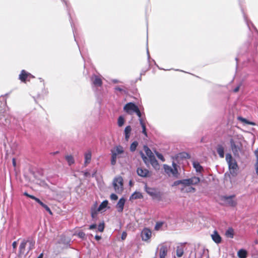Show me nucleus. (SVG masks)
Returning <instances> with one entry per match:
<instances>
[{
    "mask_svg": "<svg viewBox=\"0 0 258 258\" xmlns=\"http://www.w3.org/2000/svg\"><path fill=\"white\" fill-rule=\"evenodd\" d=\"M225 160L228 164V171L224 173V179L227 180L229 178L231 181V177H236L238 174V165L231 153L226 154Z\"/></svg>",
    "mask_w": 258,
    "mask_h": 258,
    "instance_id": "nucleus-1",
    "label": "nucleus"
},
{
    "mask_svg": "<svg viewBox=\"0 0 258 258\" xmlns=\"http://www.w3.org/2000/svg\"><path fill=\"white\" fill-rule=\"evenodd\" d=\"M110 164L111 165H115L116 163L117 158H120L121 154L124 152L123 148L121 145H117L111 149Z\"/></svg>",
    "mask_w": 258,
    "mask_h": 258,
    "instance_id": "nucleus-2",
    "label": "nucleus"
},
{
    "mask_svg": "<svg viewBox=\"0 0 258 258\" xmlns=\"http://www.w3.org/2000/svg\"><path fill=\"white\" fill-rule=\"evenodd\" d=\"M112 185L115 191L118 194H121L124 188H123V179L120 176L116 177L114 178Z\"/></svg>",
    "mask_w": 258,
    "mask_h": 258,
    "instance_id": "nucleus-3",
    "label": "nucleus"
},
{
    "mask_svg": "<svg viewBox=\"0 0 258 258\" xmlns=\"http://www.w3.org/2000/svg\"><path fill=\"white\" fill-rule=\"evenodd\" d=\"M240 144L237 141L235 140L232 137L229 139V144L230 148L232 151L233 154L235 157H239V151L241 150L240 147L238 145Z\"/></svg>",
    "mask_w": 258,
    "mask_h": 258,
    "instance_id": "nucleus-4",
    "label": "nucleus"
},
{
    "mask_svg": "<svg viewBox=\"0 0 258 258\" xmlns=\"http://www.w3.org/2000/svg\"><path fill=\"white\" fill-rule=\"evenodd\" d=\"M138 106L134 102L126 103L123 107V110L129 115H132L138 108Z\"/></svg>",
    "mask_w": 258,
    "mask_h": 258,
    "instance_id": "nucleus-5",
    "label": "nucleus"
},
{
    "mask_svg": "<svg viewBox=\"0 0 258 258\" xmlns=\"http://www.w3.org/2000/svg\"><path fill=\"white\" fill-rule=\"evenodd\" d=\"M235 197V195L229 196L224 195L221 197V199L222 201L225 202L228 206L231 207H235L237 205V203L236 201L233 199Z\"/></svg>",
    "mask_w": 258,
    "mask_h": 258,
    "instance_id": "nucleus-6",
    "label": "nucleus"
},
{
    "mask_svg": "<svg viewBox=\"0 0 258 258\" xmlns=\"http://www.w3.org/2000/svg\"><path fill=\"white\" fill-rule=\"evenodd\" d=\"M186 182V186L189 185H197L200 183H203L204 182L205 179L204 177L203 179L201 177L192 176L190 178H185Z\"/></svg>",
    "mask_w": 258,
    "mask_h": 258,
    "instance_id": "nucleus-7",
    "label": "nucleus"
},
{
    "mask_svg": "<svg viewBox=\"0 0 258 258\" xmlns=\"http://www.w3.org/2000/svg\"><path fill=\"white\" fill-rule=\"evenodd\" d=\"M60 1L65 5L66 9V10H67V13H68V15L69 16L70 22V23H71V27L72 28V30H73V34H74V38H75V41L78 44V42L77 41L76 37H75V30H76V29H75V28L74 27V23L72 22V19L71 16V13H70L71 5H70V3L69 2V1L68 0H60Z\"/></svg>",
    "mask_w": 258,
    "mask_h": 258,
    "instance_id": "nucleus-8",
    "label": "nucleus"
},
{
    "mask_svg": "<svg viewBox=\"0 0 258 258\" xmlns=\"http://www.w3.org/2000/svg\"><path fill=\"white\" fill-rule=\"evenodd\" d=\"M91 81L92 82V85L93 87L97 88L102 86V80L99 76L93 74L91 77Z\"/></svg>",
    "mask_w": 258,
    "mask_h": 258,
    "instance_id": "nucleus-9",
    "label": "nucleus"
},
{
    "mask_svg": "<svg viewBox=\"0 0 258 258\" xmlns=\"http://www.w3.org/2000/svg\"><path fill=\"white\" fill-rule=\"evenodd\" d=\"M136 171L138 176L143 178L149 177L152 175L150 171L147 169L143 168L142 167H138Z\"/></svg>",
    "mask_w": 258,
    "mask_h": 258,
    "instance_id": "nucleus-10",
    "label": "nucleus"
},
{
    "mask_svg": "<svg viewBox=\"0 0 258 258\" xmlns=\"http://www.w3.org/2000/svg\"><path fill=\"white\" fill-rule=\"evenodd\" d=\"M152 231L149 228L145 227L141 231V236L143 241H147L151 237Z\"/></svg>",
    "mask_w": 258,
    "mask_h": 258,
    "instance_id": "nucleus-11",
    "label": "nucleus"
},
{
    "mask_svg": "<svg viewBox=\"0 0 258 258\" xmlns=\"http://www.w3.org/2000/svg\"><path fill=\"white\" fill-rule=\"evenodd\" d=\"M193 168L195 169L196 172L202 178L204 177L203 173L202 172V170L203 169V167L200 164L198 161H194L192 163Z\"/></svg>",
    "mask_w": 258,
    "mask_h": 258,
    "instance_id": "nucleus-12",
    "label": "nucleus"
},
{
    "mask_svg": "<svg viewBox=\"0 0 258 258\" xmlns=\"http://www.w3.org/2000/svg\"><path fill=\"white\" fill-rule=\"evenodd\" d=\"M212 239L216 243L219 244L222 242V238L217 230H214L213 233L211 235Z\"/></svg>",
    "mask_w": 258,
    "mask_h": 258,
    "instance_id": "nucleus-13",
    "label": "nucleus"
},
{
    "mask_svg": "<svg viewBox=\"0 0 258 258\" xmlns=\"http://www.w3.org/2000/svg\"><path fill=\"white\" fill-rule=\"evenodd\" d=\"M162 196L163 193L156 188V189L154 191L150 196L153 200H156L160 202L162 200Z\"/></svg>",
    "mask_w": 258,
    "mask_h": 258,
    "instance_id": "nucleus-14",
    "label": "nucleus"
},
{
    "mask_svg": "<svg viewBox=\"0 0 258 258\" xmlns=\"http://www.w3.org/2000/svg\"><path fill=\"white\" fill-rule=\"evenodd\" d=\"M179 184H181L182 187L180 188V191L181 192L183 191L184 188L186 187V182L185 178L182 179H179L177 180H176L173 182V183L171 184L172 187L176 186Z\"/></svg>",
    "mask_w": 258,
    "mask_h": 258,
    "instance_id": "nucleus-15",
    "label": "nucleus"
},
{
    "mask_svg": "<svg viewBox=\"0 0 258 258\" xmlns=\"http://www.w3.org/2000/svg\"><path fill=\"white\" fill-rule=\"evenodd\" d=\"M125 202L126 199L124 197H122L119 199L117 204L116 205V207L117 208V211L118 212H122Z\"/></svg>",
    "mask_w": 258,
    "mask_h": 258,
    "instance_id": "nucleus-16",
    "label": "nucleus"
},
{
    "mask_svg": "<svg viewBox=\"0 0 258 258\" xmlns=\"http://www.w3.org/2000/svg\"><path fill=\"white\" fill-rule=\"evenodd\" d=\"M108 201L107 200H105L103 201L99 206L98 207V209L100 211V213H103L105 212L107 209L110 208V207L108 206Z\"/></svg>",
    "mask_w": 258,
    "mask_h": 258,
    "instance_id": "nucleus-17",
    "label": "nucleus"
},
{
    "mask_svg": "<svg viewBox=\"0 0 258 258\" xmlns=\"http://www.w3.org/2000/svg\"><path fill=\"white\" fill-rule=\"evenodd\" d=\"M29 72L25 70H22L19 75V79L22 83H26L28 80Z\"/></svg>",
    "mask_w": 258,
    "mask_h": 258,
    "instance_id": "nucleus-18",
    "label": "nucleus"
},
{
    "mask_svg": "<svg viewBox=\"0 0 258 258\" xmlns=\"http://www.w3.org/2000/svg\"><path fill=\"white\" fill-rule=\"evenodd\" d=\"M143 198V194L139 191L136 190L130 197L129 200L142 199Z\"/></svg>",
    "mask_w": 258,
    "mask_h": 258,
    "instance_id": "nucleus-19",
    "label": "nucleus"
},
{
    "mask_svg": "<svg viewBox=\"0 0 258 258\" xmlns=\"http://www.w3.org/2000/svg\"><path fill=\"white\" fill-rule=\"evenodd\" d=\"M216 151L219 155V157L221 158L224 157V148L222 145L218 144L216 146Z\"/></svg>",
    "mask_w": 258,
    "mask_h": 258,
    "instance_id": "nucleus-20",
    "label": "nucleus"
},
{
    "mask_svg": "<svg viewBox=\"0 0 258 258\" xmlns=\"http://www.w3.org/2000/svg\"><path fill=\"white\" fill-rule=\"evenodd\" d=\"M132 132V127L131 125H128L125 126L123 134L124 136V138L126 141H128L131 136V134Z\"/></svg>",
    "mask_w": 258,
    "mask_h": 258,
    "instance_id": "nucleus-21",
    "label": "nucleus"
},
{
    "mask_svg": "<svg viewBox=\"0 0 258 258\" xmlns=\"http://www.w3.org/2000/svg\"><path fill=\"white\" fill-rule=\"evenodd\" d=\"M23 195L28 198H30L34 201H35L37 203H38L39 205L42 202L40 199L38 198L29 194L27 191H25L23 192Z\"/></svg>",
    "mask_w": 258,
    "mask_h": 258,
    "instance_id": "nucleus-22",
    "label": "nucleus"
},
{
    "mask_svg": "<svg viewBox=\"0 0 258 258\" xmlns=\"http://www.w3.org/2000/svg\"><path fill=\"white\" fill-rule=\"evenodd\" d=\"M149 163H150L152 165V166L155 169H159V162L154 156H153V157L149 159Z\"/></svg>",
    "mask_w": 258,
    "mask_h": 258,
    "instance_id": "nucleus-23",
    "label": "nucleus"
},
{
    "mask_svg": "<svg viewBox=\"0 0 258 258\" xmlns=\"http://www.w3.org/2000/svg\"><path fill=\"white\" fill-rule=\"evenodd\" d=\"M238 258H246L248 255L247 251L244 248H240L237 253Z\"/></svg>",
    "mask_w": 258,
    "mask_h": 258,
    "instance_id": "nucleus-24",
    "label": "nucleus"
},
{
    "mask_svg": "<svg viewBox=\"0 0 258 258\" xmlns=\"http://www.w3.org/2000/svg\"><path fill=\"white\" fill-rule=\"evenodd\" d=\"M91 152L90 151H88L86 152L84 154V166L86 167L89 164L91 160Z\"/></svg>",
    "mask_w": 258,
    "mask_h": 258,
    "instance_id": "nucleus-25",
    "label": "nucleus"
},
{
    "mask_svg": "<svg viewBox=\"0 0 258 258\" xmlns=\"http://www.w3.org/2000/svg\"><path fill=\"white\" fill-rule=\"evenodd\" d=\"M234 235V231L232 227H229L225 231V236L228 238H233Z\"/></svg>",
    "mask_w": 258,
    "mask_h": 258,
    "instance_id": "nucleus-26",
    "label": "nucleus"
},
{
    "mask_svg": "<svg viewBox=\"0 0 258 258\" xmlns=\"http://www.w3.org/2000/svg\"><path fill=\"white\" fill-rule=\"evenodd\" d=\"M167 247L166 245H162L160 248L159 256L166 257L167 254Z\"/></svg>",
    "mask_w": 258,
    "mask_h": 258,
    "instance_id": "nucleus-27",
    "label": "nucleus"
},
{
    "mask_svg": "<svg viewBox=\"0 0 258 258\" xmlns=\"http://www.w3.org/2000/svg\"><path fill=\"white\" fill-rule=\"evenodd\" d=\"M140 124L141 125V126L142 127V134L146 137H148V133L147 131L146 126L144 122V120H142L141 119H140Z\"/></svg>",
    "mask_w": 258,
    "mask_h": 258,
    "instance_id": "nucleus-28",
    "label": "nucleus"
},
{
    "mask_svg": "<svg viewBox=\"0 0 258 258\" xmlns=\"http://www.w3.org/2000/svg\"><path fill=\"white\" fill-rule=\"evenodd\" d=\"M179 158L181 160H183V159H189L191 158V156L190 155V154H189L187 152H180L179 153Z\"/></svg>",
    "mask_w": 258,
    "mask_h": 258,
    "instance_id": "nucleus-29",
    "label": "nucleus"
},
{
    "mask_svg": "<svg viewBox=\"0 0 258 258\" xmlns=\"http://www.w3.org/2000/svg\"><path fill=\"white\" fill-rule=\"evenodd\" d=\"M144 150L147 155V156L148 157V158L151 159L153 157V156H154L152 152L151 149L148 147L147 145H144Z\"/></svg>",
    "mask_w": 258,
    "mask_h": 258,
    "instance_id": "nucleus-30",
    "label": "nucleus"
},
{
    "mask_svg": "<svg viewBox=\"0 0 258 258\" xmlns=\"http://www.w3.org/2000/svg\"><path fill=\"white\" fill-rule=\"evenodd\" d=\"M91 217L92 219V220L94 221H96L97 220V216L99 212H100V211L97 209L96 210H91Z\"/></svg>",
    "mask_w": 258,
    "mask_h": 258,
    "instance_id": "nucleus-31",
    "label": "nucleus"
},
{
    "mask_svg": "<svg viewBox=\"0 0 258 258\" xmlns=\"http://www.w3.org/2000/svg\"><path fill=\"white\" fill-rule=\"evenodd\" d=\"M65 159L68 162L69 166L72 165L75 163V160L74 157L72 155H68L65 156Z\"/></svg>",
    "mask_w": 258,
    "mask_h": 258,
    "instance_id": "nucleus-32",
    "label": "nucleus"
},
{
    "mask_svg": "<svg viewBox=\"0 0 258 258\" xmlns=\"http://www.w3.org/2000/svg\"><path fill=\"white\" fill-rule=\"evenodd\" d=\"M163 167L164 170V172L167 174L169 176H170L172 170V168L171 166L167 164H163Z\"/></svg>",
    "mask_w": 258,
    "mask_h": 258,
    "instance_id": "nucleus-33",
    "label": "nucleus"
},
{
    "mask_svg": "<svg viewBox=\"0 0 258 258\" xmlns=\"http://www.w3.org/2000/svg\"><path fill=\"white\" fill-rule=\"evenodd\" d=\"M125 122V118L123 115H120L117 118V125L119 127H122Z\"/></svg>",
    "mask_w": 258,
    "mask_h": 258,
    "instance_id": "nucleus-34",
    "label": "nucleus"
},
{
    "mask_svg": "<svg viewBox=\"0 0 258 258\" xmlns=\"http://www.w3.org/2000/svg\"><path fill=\"white\" fill-rule=\"evenodd\" d=\"M139 153L144 163L147 166H148L150 162L149 158H148L147 156H145V155L144 154L142 151H140Z\"/></svg>",
    "mask_w": 258,
    "mask_h": 258,
    "instance_id": "nucleus-35",
    "label": "nucleus"
},
{
    "mask_svg": "<svg viewBox=\"0 0 258 258\" xmlns=\"http://www.w3.org/2000/svg\"><path fill=\"white\" fill-rule=\"evenodd\" d=\"M138 145H139V143H138V141H134V142H133L130 145V151L132 152H135L136 150Z\"/></svg>",
    "mask_w": 258,
    "mask_h": 258,
    "instance_id": "nucleus-36",
    "label": "nucleus"
},
{
    "mask_svg": "<svg viewBox=\"0 0 258 258\" xmlns=\"http://www.w3.org/2000/svg\"><path fill=\"white\" fill-rule=\"evenodd\" d=\"M197 191L196 188L192 185L187 186L185 187L184 192L186 193H195Z\"/></svg>",
    "mask_w": 258,
    "mask_h": 258,
    "instance_id": "nucleus-37",
    "label": "nucleus"
},
{
    "mask_svg": "<svg viewBox=\"0 0 258 258\" xmlns=\"http://www.w3.org/2000/svg\"><path fill=\"white\" fill-rule=\"evenodd\" d=\"M144 188L145 191L149 196H150V195L156 189V188L149 187L146 184L145 185Z\"/></svg>",
    "mask_w": 258,
    "mask_h": 258,
    "instance_id": "nucleus-38",
    "label": "nucleus"
},
{
    "mask_svg": "<svg viewBox=\"0 0 258 258\" xmlns=\"http://www.w3.org/2000/svg\"><path fill=\"white\" fill-rule=\"evenodd\" d=\"M176 255L178 257H181L184 253L183 247L178 246L176 248Z\"/></svg>",
    "mask_w": 258,
    "mask_h": 258,
    "instance_id": "nucleus-39",
    "label": "nucleus"
},
{
    "mask_svg": "<svg viewBox=\"0 0 258 258\" xmlns=\"http://www.w3.org/2000/svg\"><path fill=\"white\" fill-rule=\"evenodd\" d=\"M134 113H135L139 117V121H140V119H141L142 120H143V117H142V116L143 115H144V116H145V113L144 112H141L139 109V108L138 107L137 110L135 111V112H134Z\"/></svg>",
    "mask_w": 258,
    "mask_h": 258,
    "instance_id": "nucleus-40",
    "label": "nucleus"
},
{
    "mask_svg": "<svg viewBox=\"0 0 258 258\" xmlns=\"http://www.w3.org/2000/svg\"><path fill=\"white\" fill-rule=\"evenodd\" d=\"M105 223L104 221H102V222L100 223L98 225L97 230L96 231H99L100 232H103L105 229Z\"/></svg>",
    "mask_w": 258,
    "mask_h": 258,
    "instance_id": "nucleus-41",
    "label": "nucleus"
},
{
    "mask_svg": "<svg viewBox=\"0 0 258 258\" xmlns=\"http://www.w3.org/2000/svg\"><path fill=\"white\" fill-rule=\"evenodd\" d=\"M40 206L43 208L45 210V211H47L50 215H52L53 214V213L51 210L50 208L43 202H42L40 204Z\"/></svg>",
    "mask_w": 258,
    "mask_h": 258,
    "instance_id": "nucleus-42",
    "label": "nucleus"
},
{
    "mask_svg": "<svg viewBox=\"0 0 258 258\" xmlns=\"http://www.w3.org/2000/svg\"><path fill=\"white\" fill-rule=\"evenodd\" d=\"M76 235L79 238H81L83 240H85L87 239L85 233L83 231H79Z\"/></svg>",
    "mask_w": 258,
    "mask_h": 258,
    "instance_id": "nucleus-43",
    "label": "nucleus"
},
{
    "mask_svg": "<svg viewBox=\"0 0 258 258\" xmlns=\"http://www.w3.org/2000/svg\"><path fill=\"white\" fill-rule=\"evenodd\" d=\"M179 169H172L171 174L175 178H178L180 175Z\"/></svg>",
    "mask_w": 258,
    "mask_h": 258,
    "instance_id": "nucleus-44",
    "label": "nucleus"
},
{
    "mask_svg": "<svg viewBox=\"0 0 258 258\" xmlns=\"http://www.w3.org/2000/svg\"><path fill=\"white\" fill-rule=\"evenodd\" d=\"M27 242L29 243V250H30L34 248L35 246V241L32 239H28Z\"/></svg>",
    "mask_w": 258,
    "mask_h": 258,
    "instance_id": "nucleus-45",
    "label": "nucleus"
},
{
    "mask_svg": "<svg viewBox=\"0 0 258 258\" xmlns=\"http://www.w3.org/2000/svg\"><path fill=\"white\" fill-rule=\"evenodd\" d=\"M155 155L157 156V157L159 160H160L162 162L165 161V158H164L163 155L162 153H160V152H159L158 151H155Z\"/></svg>",
    "mask_w": 258,
    "mask_h": 258,
    "instance_id": "nucleus-46",
    "label": "nucleus"
},
{
    "mask_svg": "<svg viewBox=\"0 0 258 258\" xmlns=\"http://www.w3.org/2000/svg\"><path fill=\"white\" fill-rule=\"evenodd\" d=\"M27 241H23L21 242L20 246H19V252L20 253H23L22 251L23 250L25 249L26 247Z\"/></svg>",
    "mask_w": 258,
    "mask_h": 258,
    "instance_id": "nucleus-47",
    "label": "nucleus"
},
{
    "mask_svg": "<svg viewBox=\"0 0 258 258\" xmlns=\"http://www.w3.org/2000/svg\"><path fill=\"white\" fill-rule=\"evenodd\" d=\"M114 91H119L120 93H121L122 94H128V91L127 90L123 89L122 88H120L119 86H116L114 88Z\"/></svg>",
    "mask_w": 258,
    "mask_h": 258,
    "instance_id": "nucleus-48",
    "label": "nucleus"
},
{
    "mask_svg": "<svg viewBox=\"0 0 258 258\" xmlns=\"http://www.w3.org/2000/svg\"><path fill=\"white\" fill-rule=\"evenodd\" d=\"M164 224V222L163 221H157L155 225L154 229L155 230H159Z\"/></svg>",
    "mask_w": 258,
    "mask_h": 258,
    "instance_id": "nucleus-49",
    "label": "nucleus"
},
{
    "mask_svg": "<svg viewBox=\"0 0 258 258\" xmlns=\"http://www.w3.org/2000/svg\"><path fill=\"white\" fill-rule=\"evenodd\" d=\"M237 119L244 124H247L248 120H249L247 118H244L241 116H238Z\"/></svg>",
    "mask_w": 258,
    "mask_h": 258,
    "instance_id": "nucleus-50",
    "label": "nucleus"
},
{
    "mask_svg": "<svg viewBox=\"0 0 258 258\" xmlns=\"http://www.w3.org/2000/svg\"><path fill=\"white\" fill-rule=\"evenodd\" d=\"M146 51H147V59H148V63L149 66H150V55L149 51L148 46V40H147V47H146Z\"/></svg>",
    "mask_w": 258,
    "mask_h": 258,
    "instance_id": "nucleus-51",
    "label": "nucleus"
},
{
    "mask_svg": "<svg viewBox=\"0 0 258 258\" xmlns=\"http://www.w3.org/2000/svg\"><path fill=\"white\" fill-rule=\"evenodd\" d=\"M118 197L116 194L112 193L110 195V199L112 201H116L118 199Z\"/></svg>",
    "mask_w": 258,
    "mask_h": 258,
    "instance_id": "nucleus-52",
    "label": "nucleus"
},
{
    "mask_svg": "<svg viewBox=\"0 0 258 258\" xmlns=\"http://www.w3.org/2000/svg\"><path fill=\"white\" fill-rule=\"evenodd\" d=\"M127 232L126 231H123L122 233H121V240H124L126 237H127Z\"/></svg>",
    "mask_w": 258,
    "mask_h": 258,
    "instance_id": "nucleus-53",
    "label": "nucleus"
},
{
    "mask_svg": "<svg viewBox=\"0 0 258 258\" xmlns=\"http://www.w3.org/2000/svg\"><path fill=\"white\" fill-rule=\"evenodd\" d=\"M97 227V225L96 223H92L91 224H90L89 226V228H88V229L89 230H94V229H96Z\"/></svg>",
    "mask_w": 258,
    "mask_h": 258,
    "instance_id": "nucleus-54",
    "label": "nucleus"
},
{
    "mask_svg": "<svg viewBox=\"0 0 258 258\" xmlns=\"http://www.w3.org/2000/svg\"><path fill=\"white\" fill-rule=\"evenodd\" d=\"M172 169H180V166L177 164V163H175L174 161L172 162Z\"/></svg>",
    "mask_w": 258,
    "mask_h": 258,
    "instance_id": "nucleus-55",
    "label": "nucleus"
},
{
    "mask_svg": "<svg viewBox=\"0 0 258 258\" xmlns=\"http://www.w3.org/2000/svg\"><path fill=\"white\" fill-rule=\"evenodd\" d=\"M98 203H97V202H96H96L93 204V206L91 207V209H90V210H96V209H98Z\"/></svg>",
    "mask_w": 258,
    "mask_h": 258,
    "instance_id": "nucleus-56",
    "label": "nucleus"
},
{
    "mask_svg": "<svg viewBox=\"0 0 258 258\" xmlns=\"http://www.w3.org/2000/svg\"><path fill=\"white\" fill-rule=\"evenodd\" d=\"M82 172L83 173V175L85 177H88L90 176V172L87 170H85Z\"/></svg>",
    "mask_w": 258,
    "mask_h": 258,
    "instance_id": "nucleus-57",
    "label": "nucleus"
},
{
    "mask_svg": "<svg viewBox=\"0 0 258 258\" xmlns=\"http://www.w3.org/2000/svg\"><path fill=\"white\" fill-rule=\"evenodd\" d=\"M241 84H239V85H238L235 88H234L233 89V92L236 93V92H237L239 91V89H240V88L241 87Z\"/></svg>",
    "mask_w": 258,
    "mask_h": 258,
    "instance_id": "nucleus-58",
    "label": "nucleus"
},
{
    "mask_svg": "<svg viewBox=\"0 0 258 258\" xmlns=\"http://www.w3.org/2000/svg\"><path fill=\"white\" fill-rule=\"evenodd\" d=\"M172 159L173 160H175L177 161V163L179 162V153L178 154H176L174 157H172Z\"/></svg>",
    "mask_w": 258,
    "mask_h": 258,
    "instance_id": "nucleus-59",
    "label": "nucleus"
},
{
    "mask_svg": "<svg viewBox=\"0 0 258 258\" xmlns=\"http://www.w3.org/2000/svg\"><path fill=\"white\" fill-rule=\"evenodd\" d=\"M150 66L149 65L148 68L147 69L142 70L140 73L141 76L144 75L145 74V73H146V72L148 71L150 69Z\"/></svg>",
    "mask_w": 258,
    "mask_h": 258,
    "instance_id": "nucleus-60",
    "label": "nucleus"
},
{
    "mask_svg": "<svg viewBox=\"0 0 258 258\" xmlns=\"http://www.w3.org/2000/svg\"><path fill=\"white\" fill-rule=\"evenodd\" d=\"M101 238H102V237H101V235H99L96 234L95 236V239L97 241H100L101 239Z\"/></svg>",
    "mask_w": 258,
    "mask_h": 258,
    "instance_id": "nucleus-61",
    "label": "nucleus"
},
{
    "mask_svg": "<svg viewBox=\"0 0 258 258\" xmlns=\"http://www.w3.org/2000/svg\"><path fill=\"white\" fill-rule=\"evenodd\" d=\"M70 240H68L66 241V240L64 241L63 243L66 245L67 247H70Z\"/></svg>",
    "mask_w": 258,
    "mask_h": 258,
    "instance_id": "nucleus-62",
    "label": "nucleus"
},
{
    "mask_svg": "<svg viewBox=\"0 0 258 258\" xmlns=\"http://www.w3.org/2000/svg\"><path fill=\"white\" fill-rule=\"evenodd\" d=\"M17 241H14L12 243V246L13 247V248H16L17 247Z\"/></svg>",
    "mask_w": 258,
    "mask_h": 258,
    "instance_id": "nucleus-63",
    "label": "nucleus"
},
{
    "mask_svg": "<svg viewBox=\"0 0 258 258\" xmlns=\"http://www.w3.org/2000/svg\"><path fill=\"white\" fill-rule=\"evenodd\" d=\"M254 155L256 157V159H258V149L254 151Z\"/></svg>",
    "mask_w": 258,
    "mask_h": 258,
    "instance_id": "nucleus-64",
    "label": "nucleus"
}]
</instances>
